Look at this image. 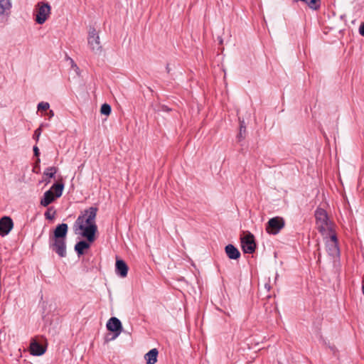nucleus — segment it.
I'll return each instance as SVG.
<instances>
[{
	"instance_id": "28",
	"label": "nucleus",
	"mask_w": 364,
	"mask_h": 364,
	"mask_svg": "<svg viewBox=\"0 0 364 364\" xmlns=\"http://www.w3.org/2000/svg\"><path fill=\"white\" fill-rule=\"evenodd\" d=\"M48 117L49 118H51L54 116V112L53 110H50L48 113Z\"/></svg>"
},
{
	"instance_id": "33",
	"label": "nucleus",
	"mask_w": 364,
	"mask_h": 364,
	"mask_svg": "<svg viewBox=\"0 0 364 364\" xmlns=\"http://www.w3.org/2000/svg\"><path fill=\"white\" fill-rule=\"evenodd\" d=\"M362 290H363V294H364V284H363V287H362Z\"/></svg>"
},
{
	"instance_id": "11",
	"label": "nucleus",
	"mask_w": 364,
	"mask_h": 364,
	"mask_svg": "<svg viewBox=\"0 0 364 364\" xmlns=\"http://www.w3.org/2000/svg\"><path fill=\"white\" fill-rule=\"evenodd\" d=\"M129 267L126 262L120 259H117L115 264L116 274L121 277H125L127 275Z\"/></svg>"
},
{
	"instance_id": "14",
	"label": "nucleus",
	"mask_w": 364,
	"mask_h": 364,
	"mask_svg": "<svg viewBox=\"0 0 364 364\" xmlns=\"http://www.w3.org/2000/svg\"><path fill=\"white\" fill-rule=\"evenodd\" d=\"M159 352L156 348L150 350L147 353L145 354L144 358L146 361V364H154L157 361V356Z\"/></svg>"
},
{
	"instance_id": "6",
	"label": "nucleus",
	"mask_w": 364,
	"mask_h": 364,
	"mask_svg": "<svg viewBox=\"0 0 364 364\" xmlns=\"http://www.w3.org/2000/svg\"><path fill=\"white\" fill-rule=\"evenodd\" d=\"M87 41L88 44L93 52L95 53H100L102 52V47L100 44V36L94 27L90 28Z\"/></svg>"
},
{
	"instance_id": "13",
	"label": "nucleus",
	"mask_w": 364,
	"mask_h": 364,
	"mask_svg": "<svg viewBox=\"0 0 364 364\" xmlns=\"http://www.w3.org/2000/svg\"><path fill=\"white\" fill-rule=\"evenodd\" d=\"M56 198L52 193V191H47L44 193L43 198L41 200V205L43 207H47L52 202L55 200Z\"/></svg>"
},
{
	"instance_id": "26",
	"label": "nucleus",
	"mask_w": 364,
	"mask_h": 364,
	"mask_svg": "<svg viewBox=\"0 0 364 364\" xmlns=\"http://www.w3.org/2000/svg\"><path fill=\"white\" fill-rule=\"evenodd\" d=\"M359 33L362 36H364V22L362 23L359 27Z\"/></svg>"
},
{
	"instance_id": "20",
	"label": "nucleus",
	"mask_w": 364,
	"mask_h": 364,
	"mask_svg": "<svg viewBox=\"0 0 364 364\" xmlns=\"http://www.w3.org/2000/svg\"><path fill=\"white\" fill-rule=\"evenodd\" d=\"M57 172V168L55 166H50L46 168L44 172V175L49 178H53Z\"/></svg>"
},
{
	"instance_id": "19",
	"label": "nucleus",
	"mask_w": 364,
	"mask_h": 364,
	"mask_svg": "<svg viewBox=\"0 0 364 364\" xmlns=\"http://www.w3.org/2000/svg\"><path fill=\"white\" fill-rule=\"evenodd\" d=\"M112 111L111 106L107 103L103 104L100 108V113L102 114L108 116L110 114Z\"/></svg>"
},
{
	"instance_id": "17",
	"label": "nucleus",
	"mask_w": 364,
	"mask_h": 364,
	"mask_svg": "<svg viewBox=\"0 0 364 364\" xmlns=\"http://www.w3.org/2000/svg\"><path fill=\"white\" fill-rule=\"evenodd\" d=\"M245 134H246V126L245 124V122L240 121V131L239 133L237 135V139L238 141H241L245 138Z\"/></svg>"
},
{
	"instance_id": "23",
	"label": "nucleus",
	"mask_w": 364,
	"mask_h": 364,
	"mask_svg": "<svg viewBox=\"0 0 364 364\" xmlns=\"http://www.w3.org/2000/svg\"><path fill=\"white\" fill-rule=\"evenodd\" d=\"M43 124H41V126L34 132L33 138L38 141L39 137L41 134L42 128H43Z\"/></svg>"
},
{
	"instance_id": "32",
	"label": "nucleus",
	"mask_w": 364,
	"mask_h": 364,
	"mask_svg": "<svg viewBox=\"0 0 364 364\" xmlns=\"http://www.w3.org/2000/svg\"><path fill=\"white\" fill-rule=\"evenodd\" d=\"M48 127V124H43V127Z\"/></svg>"
},
{
	"instance_id": "29",
	"label": "nucleus",
	"mask_w": 364,
	"mask_h": 364,
	"mask_svg": "<svg viewBox=\"0 0 364 364\" xmlns=\"http://www.w3.org/2000/svg\"><path fill=\"white\" fill-rule=\"evenodd\" d=\"M166 69L167 73H170V68H169V65L168 64H167Z\"/></svg>"
},
{
	"instance_id": "3",
	"label": "nucleus",
	"mask_w": 364,
	"mask_h": 364,
	"mask_svg": "<svg viewBox=\"0 0 364 364\" xmlns=\"http://www.w3.org/2000/svg\"><path fill=\"white\" fill-rule=\"evenodd\" d=\"M240 243L244 253L252 254L255 252L257 245L255 236L250 232H243L242 235L240 236Z\"/></svg>"
},
{
	"instance_id": "1",
	"label": "nucleus",
	"mask_w": 364,
	"mask_h": 364,
	"mask_svg": "<svg viewBox=\"0 0 364 364\" xmlns=\"http://www.w3.org/2000/svg\"><path fill=\"white\" fill-rule=\"evenodd\" d=\"M97 212V208L95 207L85 210L84 213L78 216L74 224L75 232L77 233V230H82V237L91 243L95 240V234L97 231L95 224Z\"/></svg>"
},
{
	"instance_id": "9",
	"label": "nucleus",
	"mask_w": 364,
	"mask_h": 364,
	"mask_svg": "<svg viewBox=\"0 0 364 364\" xmlns=\"http://www.w3.org/2000/svg\"><path fill=\"white\" fill-rule=\"evenodd\" d=\"M50 6L48 3L43 4L40 6L36 14V21L38 24H43L50 14Z\"/></svg>"
},
{
	"instance_id": "5",
	"label": "nucleus",
	"mask_w": 364,
	"mask_h": 364,
	"mask_svg": "<svg viewBox=\"0 0 364 364\" xmlns=\"http://www.w3.org/2000/svg\"><path fill=\"white\" fill-rule=\"evenodd\" d=\"M285 220L282 217L270 218L266 225V231L269 234L277 235L284 228Z\"/></svg>"
},
{
	"instance_id": "24",
	"label": "nucleus",
	"mask_w": 364,
	"mask_h": 364,
	"mask_svg": "<svg viewBox=\"0 0 364 364\" xmlns=\"http://www.w3.org/2000/svg\"><path fill=\"white\" fill-rule=\"evenodd\" d=\"M33 153H34V156L38 158L37 159V163H39L40 162V159L38 157H39V155H40V151H39V149H38V146H33Z\"/></svg>"
},
{
	"instance_id": "10",
	"label": "nucleus",
	"mask_w": 364,
	"mask_h": 364,
	"mask_svg": "<svg viewBox=\"0 0 364 364\" xmlns=\"http://www.w3.org/2000/svg\"><path fill=\"white\" fill-rule=\"evenodd\" d=\"M30 353L33 355L40 356L46 351V346L39 343L36 338H32L30 343Z\"/></svg>"
},
{
	"instance_id": "31",
	"label": "nucleus",
	"mask_w": 364,
	"mask_h": 364,
	"mask_svg": "<svg viewBox=\"0 0 364 364\" xmlns=\"http://www.w3.org/2000/svg\"><path fill=\"white\" fill-rule=\"evenodd\" d=\"M72 63H73V66H75V67L76 68V69H78V68H77V65L74 64L73 61H72Z\"/></svg>"
},
{
	"instance_id": "18",
	"label": "nucleus",
	"mask_w": 364,
	"mask_h": 364,
	"mask_svg": "<svg viewBox=\"0 0 364 364\" xmlns=\"http://www.w3.org/2000/svg\"><path fill=\"white\" fill-rule=\"evenodd\" d=\"M11 8V0H1L0 2V13L4 14Z\"/></svg>"
},
{
	"instance_id": "25",
	"label": "nucleus",
	"mask_w": 364,
	"mask_h": 364,
	"mask_svg": "<svg viewBox=\"0 0 364 364\" xmlns=\"http://www.w3.org/2000/svg\"><path fill=\"white\" fill-rule=\"evenodd\" d=\"M331 239L335 243V248H336V250H338V249L337 247V237H336V235H332L331 236Z\"/></svg>"
},
{
	"instance_id": "22",
	"label": "nucleus",
	"mask_w": 364,
	"mask_h": 364,
	"mask_svg": "<svg viewBox=\"0 0 364 364\" xmlns=\"http://www.w3.org/2000/svg\"><path fill=\"white\" fill-rule=\"evenodd\" d=\"M49 107H50V105L48 102H41L38 105V110L46 111V110L48 109Z\"/></svg>"
},
{
	"instance_id": "30",
	"label": "nucleus",
	"mask_w": 364,
	"mask_h": 364,
	"mask_svg": "<svg viewBox=\"0 0 364 364\" xmlns=\"http://www.w3.org/2000/svg\"><path fill=\"white\" fill-rule=\"evenodd\" d=\"M265 288L269 291L270 289V285L269 284H265Z\"/></svg>"
},
{
	"instance_id": "21",
	"label": "nucleus",
	"mask_w": 364,
	"mask_h": 364,
	"mask_svg": "<svg viewBox=\"0 0 364 364\" xmlns=\"http://www.w3.org/2000/svg\"><path fill=\"white\" fill-rule=\"evenodd\" d=\"M53 210V208H49L45 213L44 215H45V218L46 219H48V220H53L54 218H55V211L53 210L52 213L51 211Z\"/></svg>"
},
{
	"instance_id": "2",
	"label": "nucleus",
	"mask_w": 364,
	"mask_h": 364,
	"mask_svg": "<svg viewBox=\"0 0 364 364\" xmlns=\"http://www.w3.org/2000/svg\"><path fill=\"white\" fill-rule=\"evenodd\" d=\"M68 230L66 223H61L56 226L53 236L50 237V247L60 257L66 256L65 238Z\"/></svg>"
},
{
	"instance_id": "27",
	"label": "nucleus",
	"mask_w": 364,
	"mask_h": 364,
	"mask_svg": "<svg viewBox=\"0 0 364 364\" xmlns=\"http://www.w3.org/2000/svg\"><path fill=\"white\" fill-rule=\"evenodd\" d=\"M162 110L165 111V112H169L171 110V109H169L167 106L163 105Z\"/></svg>"
},
{
	"instance_id": "34",
	"label": "nucleus",
	"mask_w": 364,
	"mask_h": 364,
	"mask_svg": "<svg viewBox=\"0 0 364 364\" xmlns=\"http://www.w3.org/2000/svg\"><path fill=\"white\" fill-rule=\"evenodd\" d=\"M1 1V0H0V2Z\"/></svg>"
},
{
	"instance_id": "7",
	"label": "nucleus",
	"mask_w": 364,
	"mask_h": 364,
	"mask_svg": "<svg viewBox=\"0 0 364 364\" xmlns=\"http://www.w3.org/2000/svg\"><path fill=\"white\" fill-rule=\"evenodd\" d=\"M107 328L108 331L114 333V336L112 339H114L122 333V325L119 318L117 317H112L107 323Z\"/></svg>"
},
{
	"instance_id": "16",
	"label": "nucleus",
	"mask_w": 364,
	"mask_h": 364,
	"mask_svg": "<svg viewBox=\"0 0 364 364\" xmlns=\"http://www.w3.org/2000/svg\"><path fill=\"white\" fill-rule=\"evenodd\" d=\"M64 189V184L62 182L54 183L49 191H52L55 198H60L62 196Z\"/></svg>"
},
{
	"instance_id": "15",
	"label": "nucleus",
	"mask_w": 364,
	"mask_h": 364,
	"mask_svg": "<svg viewBox=\"0 0 364 364\" xmlns=\"http://www.w3.org/2000/svg\"><path fill=\"white\" fill-rule=\"evenodd\" d=\"M90 242L88 241L81 240L75 244V251L77 252L78 256L82 255L85 250L90 248Z\"/></svg>"
},
{
	"instance_id": "12",
	"label": "nucleus",
	"mask_w": 364,
	"mask_h": 364,
	"mask_svg": "<svg viewBox=\"0 0 364 364\" xmlns=\"http://www.w3.org/2000/svg\"><path fill=\"white\" fill-rule=\"evenodd\" d=\"M225 252L230 259H238L241 255L238 249L232 244L225 246Z\"/></svg>"
},
{
	"instance_id": "4",
	"label": "nucleus",
	"mask_w": 364,
	"mask_h": 364,
	"mask_svg": "<svg viewBox=\"0 0 364 364\" xmlns=\"http://www.w3.org/2000/svg\"><path fill=\"white\" fill-rule=\"evenodd\" d=\"M315 218L317 228L320 232H324L326 230H330L331 228V222L326 211L321 208H317L315 211Z\"/></svg>"
},
{
	"instance_id": "8",
	"label": "nucleus",
	"mask_w": 364,
	"mask_h": 364,
	"mask_svg": "<svg viewBox=\"0 0 364 364\" xmlns=\"http://www.w3.org/2000/svg\"><path fill=\"white\" fill-rule=\"evenodd\" d=\"M14 227L12 219L9 216H4L0 219V235H7Z\"/></svg>"
}]
</instances>
